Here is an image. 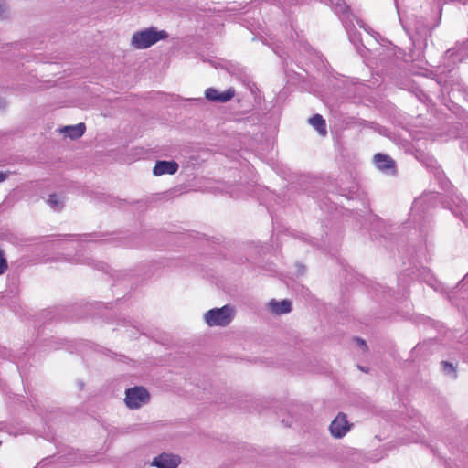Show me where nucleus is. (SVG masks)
Returning <instances> with one entry per match:
<instances>
[{
	"label": "nucleus",
	"instance_id": "f257e3e1",
	"mask_svg": "<svg viewBox=\"0 0 468 468\" xmlns=\"http://www.w3.org/2000/svg\"><path fill=\"white\" fill-rule=\"evenodd\" d=\"M167 37L166 31L158 30L152 27L133 33L131 38V46L136 49H145L158 41L167 38Z\"/></svg>",
	"mask_w": 468,
	"mask_h": 468
},
{
	"label": "nucleus",
	"instance_id": "f03ea898",
	"mask_svg": "<svg viewBox=\"0 0 468 468\" xmlns=\"http://www.w3.org/2000/svg\"><path fill=\"white\" fill-rule=\"evenodd\" d=\"M235 310L230 305H224L221 308H213L204 314L206 324L210 326L225 327L229 325L234 318Z\"/></svg>",
	"mask_w": 468,
	"mask_h": 468
},
{
	"label": "nucleus",
	"instance_id": "7ed1b4c3",
	"mask_svg": "<svg viewBox=\"0 0 468 468\" xmlns=\"http://www.w3.org/2000/svg\"><path fill=\"white\" fill-rule=\"evenodd\" d=\"M147 390L142 387H134L126 390L125 403L130 409H138L149 401Z\"/></svg>",
	"mask_w": 468,
	"mask_h": 468
},
{
	"label": "nucleus",
	"instance_id": "20e7f679",
	"mask_svg": "<svg viewBox=\"0 0 468 468\" xmlns=\"http://www.w3.org/2000/svg\"><path fill=\"white\" fill-rule=\"evenodd\" d=\"M236 94L234 88H229L224 91H219L215 88H207L205 90V97L207 100L213 102H228L233 99Z\"/></svg>",
	"mask_w": 468,
	"mask_h": 468
},
{
	"label": "nucleus",
	"instance_id": "39448f33",
	"mask_svg": "<svg viewBox=\"0 0 468 468\" xmlns=\"http://www.w3.org/2000/svg\"><path fill=\"white\" fill-rule=\"evenodd\" d=\"M351 425L344 413H339L330 424V432L334 438L344 437L350 430Z\"/></svg>",
	"mask_w": 468,
	"mask_h": 468
},
{
	"label": "nucleus",
	"instance_id": "423d86ee",
	"mask_svg": "<svg viewBox=\"0 0 468 468\" xmlns=\"http://www.w3.org/2000/svg\"><path fill=\"white\" fill-rule=\"evenodd\" d=\"M180 463L181 459L178 455L162 453L153 459L151 465L157 468H177Z\"/></svg>",
	"mask_w": 468,
	"mask_h": 468
},
{
	"label": "nucleus",
	"instance_id": "0eeeda50",
	"mask_svg": "<svg viewBox=\"0 0 468 468\" xmlns=\"http://www.w3.org/2000/svg\"><path fill=\"white\" fill-rule=\"evenodd\" d=\"M179 168L176 161H157L153 168V174L156 176L174 175Z\"/></svg>",
	"mask_w": 468,
	"mask_h": 468
},
{
	"label": "nucleus",
	"instance_id": "6e6552de",
	"mask_svg": "<svg viewBox=\"0 0 468 468\" xmlns=\"http://www.w3.org/2000/svg\"><path fill=\"white\" fill-rule=\"evenodd\" d=\"M374 162L378 169L383 172H393L394 170V161L386 154H376L374 156Z\"/></svg>",
	"mask_w": 468,
	"mask_h": 468
},
{
	"label": "nucleus",
	"instance_id": "1a4fd4ad",
	"mask_svg": "<svg viewBox=\"0 0 468 468\" xmlns=\"http://www.w3.org/2000/svg\"><path fill=\"white\" fill-rule=\"evenodd\" d=\"M269 307L272 313L276 314H283L291 312L292 303L289 300H282L281 302L271 300L269 303Z\"/></svg>",
	"mask_w": 468,
	"mask_h": 468
},
{
	"label": "nucleus",
	"instance_id": "9d476101",
	"mask_svg": "<svg viewBox=\"0 0 468 468\" xmlns=\"http://www.w3.org/2000/svg\"><path fill=\"white\" fill-rule=\"evenodd\" d=\"M60 132L70 139H78L83 135L85 132V125L83 123H79L76 125L65 126L60 130Z\"/></svg>",
	"mask_w": 468,
	"mask_h": 468
},
{
	"label": "nucleus",
	"instance_id": "9b49d317",
	"mask_svg": "<svg viewBox=\"0 0 468 468\" xmlns=\"http://www.w3.org/2000/svg\"><path fill=\"white\" fill-rule=\"evenodd\" d=\"M309 123L323 136L327 133L325 121L320 114L309 119Z\"/></svg>",
	"mask_w": 468,
	"mask_h": 468
},
{
	"label": "nucleus",
	"instance_id": "f8f14e48",
	"mask_svg": "<svg viewBox=\"0 0 468 468\" xmlns=\"http://www.w3.org/2000/svg\"><path fill=\"white\" fill-rule=\"evenodd\" d=\"M48 203L54 210H60L63 207V201L56 195H50Z\"/></svg>",
	"mask_w": 468,
	"mask_h": 468
},
{
	"label": "nucleus",
	"instance_id": "ddd939ff",
	"mask_svg": "<svg viewBox=\"0 0 468 468\" xmlns=\"http://www.w3.org/2000/svg\"><path fill=\"white\" fill-rule=\"evenodd\" d=\"M7 268V262L5 259L3 252L0 250V275L5 272Z\"/></svg>",
	"mask_w": 468,
	"mask_h": 468
},
{
	"label": "nucleus",
	"instance_id": "4468645a",
	"mask_svg": "<svg viewBox=\"0 0 468 468\" xmlns=\"http://www.w3.org/2000/svg\"><path fill=\"white\" fill-rule=\"evenodd\" d=\"M441 366H442V368L445 373H447V374L454 373V367H453L452 364L443 361V362H441Z\"/></svg>",
	"mask_w": 468,
	"mask_h": 468
},
{
	"label": "nucleus",
	"instance_id": "2eb2a0df",
	"mask_svg": "<svg viewBox=\"0 0 468 468\" xmlns=\"http://www.w3.org/2000/svg\"><path fill=\"white\" fill-rule=\"evenodd\" d=\"M424 197L418 198L413 203L412 210H419L422 207Z\"/></svg>",
	"mask_w": 468,
	"mask_h": 468
},
{
	"label": "nucleus",
	"instance_id": "dca6fc26",
	"mask_svg": "<svg viewBox=\"0 0 468 468\" xmlns=\"http://www.w3.org/2000/svg\"><path fill=\"white\" fill-rule=\"evenodd\" d=\"M6 12H7V5L4 2H0V18H5Z\"/></svg>",
	"mask_w": 468,
	"mask_h": 468
},
{
	"label": "nucleus",
	"instance_id": "f3484780",
	"mask_svg": "<svg viewBox=\"0 0 468 468\" xmlns=\"http://www.w3.org/2000/svg\"><path fill=\"white\" fill-rule=\"evenodd\" d=\"M6 178V174L0 172V183Z\"/></svg>",
	"mask_w": 468,
	"mask_h": 468
},
{
	"label": "nucleus",
	"instance_id": "a211bd4d",
	"mask_svg": "<svg viewBox=\"0 0 468 468\" xmlns=\"http://www.w3.org/2000/svg\"><path fill=\"white\" fill-rule=\"evenodd\" d=\"M356 341L359 343V345H360L361 346H366V343H365V341H364V340L356 339Z\"/></svg>",
	"mask_w": 468,
	"mask_h": 468
},
{
	"label": "nucleus",
	"instance_id": "6ab92c4d",
	"mask_svg": "<svg viewBox=\"0 0 468 468\" xmlns=\"http://www.w3.org/2000/svg\"><path fill=\"white\" fill-rule=\"evenodd\" d=\"M331 3H333L334 5H340V0H329Z\"/></svg>",
	"mask_w": 468,
	"mask_h": 468
}]
</instances>
